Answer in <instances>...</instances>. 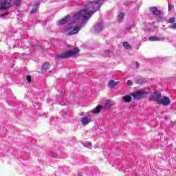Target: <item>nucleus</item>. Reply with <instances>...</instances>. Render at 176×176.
<instances>
[{
  "label": "nucleus",
  "mask_w": 176,
  "mask_h": 176,
  "mask_svg": "<svg viewBox=\"0 0 176 176\" xmlns=\"http://www.w3.org/2000/svg\"><path fill=\"white\" fill-rule=\"evenodd\" d=\"M131 96L133 97L135 100H141V98H144V97L146 96V92H145V90L141 89L140 91L133 92L131 94Z\"/></svg>",
  "instance_id": "nucleus-5"
},
{
  "label": "nucleus",
  "mask_w": 176,
  "mask_h": 176,
  "mask_svg": "<svg viewBox=\"0 0 176 176\" xmlns=\"http://www.w3.org/2000/svg\"><path fill=\"white\" fill-rule=\"evenodd\" d=\"M9 12H6L4 14H1L0 16L1 17H5V16H7V14H8Z\"/></svg>",
  "instance_id": "nucleus-24"
},
{
  "label": "nucleus",
  "mask_w": 176,
  "mask_h": 176,
  "mask_svg": "<svg viewBox=\"0 0 176 176\" xmlns=\"http://www.w3.org/2000/svg\"><path fill=\"white\" fill-rule=\"evenodd\" d=\"M136 67L137 68H140V64L138 63V62H136Z\"/></svg>",
  "instance_id": "nucleus-28"
},
{
  "label": "nucleus",
  "mask_w": 176,
  "mask_h": 176,
  "mask_svg": "<svg viewBox=\"0 0 176 176\" xmlns=\"http://www.w3.org/2000/svg\"><path fill=\"white\" fill-rule=\"evenodd\" d=\"M148 41H151L152 42H153V41H155V36H151L149 38Z\"/></svg>",
  "instance_id": "nucleus-22"
},
{
  "label": "nucleus",
  "mask_w": 176,
  "mask_h": 176,
  "mask_svg": "<svg viewBox=\"0 0 176 176\" xmlns=\"http://www.w3.org/2000/svg\"><path fill=\"white\" fill-rule=\"evenodd\" d=\"M28 83H31V76H28L26 78Z\"/></svg>",
  "instance_id": "nucleus-21"
},
{
  "label": "nucleus",
  "mask_w": 176,
  "mask_h": 176,
  "mask_svg": "<svg viewBox=\"0 0 176 176\" xmlns=\"http://www.w3.org/2000/svg\"><path fill=\"white\" fill-rule=\"evenodd\" d=\"M170 28H176V23H173L171 26Z\"/></svg>",
  "instance_id": "nucleus-26"
},
{
  "label": "nucleus",
  "mask_w": 176,
  "mask_h": 176,
  "mask_svg": "<svg viewBox=\"0 0 176 176\" xmlns=\"http://www.w3.org/2000/svg\"><path fill=\"white\" fill-rule=\"evenodd\" d=\"M155 41H162V38L155 36Z\"/></svg>",
  "instance_id": "nucleus-25"
},
{
  "label": "nucleus",
  "mask_w": 176,
  "mask_h": 176,
  "mask_svg": "<svg viewBox=\"0 0 176 176\" xmlns=\"http://www.w3.org/2000/svg\"><path fill=\"white\" fill-rule=\"evenodd\" d=\"M102 109V106L98 105L96 108L94 109L89 111L88 112V115L93 114V115H97V113H100L101 112V110Z\"/></svg>",
  "instance_id": "nucleus-8"
},
{
  "label": "nucleus",
  "mask_w": 176,
  "mask_h": 176,
  "mask_svg": "<svg viewBox=\"0 0 176 176\" xmlns=\"http://www.w3.org/2000/svg\"><path fill=\"white\" fill-rule=\"evenodd\" d=\"M155 101L157 104H161L162 105H164V107H167L170 105V103L171 102L170 98L167 96H164L162 99V94H160L159 91H156L155 92Z\"/></svg>",
  "instance_id": "nucleus-3"
},
{
  "label": "nucleus",
  "mask_w": 176,
  "mask_h": 176,
  "mask_svg": "<svg viewBox=\"0 0 176 176\" xmlns=\"http://www.w3.org/2000/svg\"><path fill=\"white\" fill-rule=\"evenodd\" d=\"M123 46L127 50H130V49H131V45H130V44H129V43H127V42H124L123 43Z\"/></svg>",
  "instance_id": "nucleus-15"
},
{
  "label": "nucleus",
  "mask_w": 176,
  "mask_h": 176,
  "mask_svg": "<svg viewBox=\"0 0 176 176\" xmlns=\"http://www.w3.org/2000/svg\"><path fill=\"white\" fill-rule=\"evenodd\" d=\"M151 100H153V99H151Z\"/></svg>",
  "instance_id": "nucleus-30"
},
{
  "label": "nucleus",
  "mask_w": 176,
  "mask_h": 176,
  "mask_svg": "<svg viewBox=\"0 0 176 176\" xmlns=\"http://www.w3.org/2000/svg\"><path fill=\"white\" fill-rule=\"evenodd\" d=\"M173 9V6L171 5L168 4V10H171Z\"/></svg>",
  "instance_id": "nucleus-27"
},
{
  "label": "nucleus",
  "mask_w": 176,
  "mask_h": 176,
  "mask_svg": "<svg viewBox=\"0 0 176 176\" xmlns=\"http://www.w3.org/2000/svg\"><path fill=\"white\" fill-rule=\"evenodd\" d=\"M144 82H145L144 78H140V79H138L137 81H136L138 85H142V83H144Z\"/></svg>",
  "instance_id": "nucleus-16"
},
{
  "label": "nucleus",
  "mask_w": 176,
  "mask_h": 176,
  "mask_svg": "<svg viewBox=\"0 0 176 176\" xmlns=\"http://www.w3.org/2000/svg\"><path fill=\"white\" fill-rule=\"evenodd\" d=\"M103 27L104 26H103L102 23H99L95 26V31L96 32H100V31H102Z\"/></svg>",
  "instance_id": "nucleus-11"
},
{
  "label": "nucleus",
  "mask_w": 176,
  "mask_h": 176,
  "mask_svg": "<svg viewBox=\"0 0 176 176\" xmlns=\"http://www.w3.org/2000/svg\"><path fill=\"white\" fill-rule=\"evenodd\" d=\"M175 124H176V121L175 122Z\"/></svg>",
  "instance_id": "nucleus-29"
},
{
  "label": "nucleus",
  "mask_w": 176,
  "mask_h": 176,
  "mask_svg": "<svg viewBox=\"0 0 176 176\" xmlns=\"http://www.w3.org/2000/svg\"><path fill=\"white\" fill-rule=\"evenodd\" d=\"M79 53V48L75 47L73 50L67 51L65 53L58 55V58H68V57H74Z\"/></svg>",
  "instance_id": "nucleus-4"
},
{
  "label": "nucleus",
  "mask_w": 176,
  "mask_h": 176,
  "mask_svg": "<svg viewBox=\"0 0 176 176\" xmlns=\"http://www.w3.org/2000/svg\"><path fill=\"white\" fill-rule=\"evenodd\" d=\"M37 9H38V7H36V8H33V9L31 10L30 13H36Z\"/></svg>",
  "instance_id": "nucleus-20"
},
{
  "label": "nucleus",
  "mask_w": 176,
  "mask_h": 176,
  "mask_svg": "<svg viewBox=\"0 0 176 176\" xmlns=\"http://www.w3.org/2000/svg\"><path fill=\"white\" fill-rule=\"evenodd\" d=\"M104 3V0H98L91 1L85 5L84 9L76 13L72 17L67 15L65 18L60 20L57 23V25L60 27L69 23V24L65 28V32L67 35H75L80 31L82 25L87 21L89 19L97 12L100 10L101 5Z\"/></svg>",
  "instance_id": "nucleus-1"
},
{
  "label": "nucleus",
  "mask_w": 176,
  "mask_h": 176,
  "mask_svg": "<svg viewBox=\"0 0 176 176\" xmlns=\"http://www.w3.org/2000/svg\"><path fill=\"white\" fill-rule=\"evenodd\" d=\"M118 83H119V82H116L115 80H110L108 82V86H109V87L113 88L116 86H118Z\"/></svg>",
  "instance_id": "nucleus-10"
},
{
  "label": "nucleus",
  "mask_w": 176,
  "mask_h": 176,
  "mask_svg": "<svg viewBox=\"0 0 176 176\" xmlns=\"http://www.w3.org/2000/svg\"><path fill=\"white\" fill-rule=\"evenodd\" d=\"M175 17H172L169 19V23H170L171 24L175 23Z\"/></svg>",
  "instance_id": "nucleus-19"
},
{
  "label": "nucleus",
  "mask_w": 176,
  "mask_h": 176,
  "mask_svg": "<svg viewBox=\"0 0 176 176\" xmlns=\"http://www.w3.org/2000/svg\"><path fill=\"white\" fill-rule=\"evenodd\" d=\"M12 3L19 6L20 5V0H1L0 1V11L8 10V9H10Z\"/></svg>",
  "instance_id": "nucleus-2"
},
{
  "label": "nucleus",
  "mask_w": 176,
  "mask_h": 176,
  "mask_svg": "<svg viewBox=\"0 0 176 176\" xmlns=\"http://www.w3.org/2000/svg\"><path fill=\"white\" fill-rule=\"evenodd\" d=\"M124 17V13L120 12L118 17V23H121V21H123Z\"/></svg>",
  "instance_id": "nucleus-13"
},
{
  "label": "nucleus",
  "mask_w": 176,
  "mask_h": 176,
  "mask_svg": "<svg viewBox=\"0 0 176 176\" xmlns=\"http://www.w3.org/2000/svg\"><path fill=\"white\" fill-rule=\"evenodd\" d=\"M113 105H115V103L109 100L104 102V108L107 109H109V108H111V107H113Z\"/></svg>",
  "instance_id": "nucleus-9"
},
{
  "label": "nucleus",
  "mask_w": 176,
  "mask_h": 176,
  "mask_svg": "<svg viewBox=\"0 0 176 176\" xmlns=\"http://www.w3.org/2000/svg\"><path fill=\"white\" fill-rule=\"evenodd\" d=\"M150 13L151 14H153V16H155V7L150 8Z\"/></svg>",
  "instance_id": "nucleus-18"
},
{
  "label": "nucleus",
  "mask_w": 176,
  "mask_h": 176,
  "mask_svg": "<svg viewBox=\"0 0 176 176\" xmlns=\"http://www.w3.org/2000/svg\"><path fill=\"white\" fill-rule=\"evenodd\" d=\"M122 100L125 102H131V96H123L122 97Z\"/></svg>",
  "instance_id": "nucleus-12"
},
{
  "label": "nucleus",
  "mask_w": 176,
  "mask_h": 176,
  "mask_svg": "<svg viewBox=\"0 0 176 176\" xmlns=\"http://www.w3.org/2000/svg\"><path fill=\"white\" fill-rule=\"evenodd\" d=\"M155 16H156L158 21H163L164 14L157 8H155Z\"/></svg>",
  "instance_id": "nucleus-6"
},
{
  "label": "nucleus",
  "mask_w": 176,
  "mask_h": 176,
  "mask_svg": "<svg viewBox=\"0 0 176 176\" xmlns=\"http://www.w3.org/2000/svg\"><path fill=\"white\" fill-rule=\"evenodd\" d=\"M49 67H50V65L49 63H44L42 66V71L49 70Z\"/></svg>",
  "instance_id": "nucleus-14"
},
{
  "label": "nucleus",
  "mask_w": 176,
  "mask_h": 176,
  "mask_svg": "<svg viewBox=\"0 0 176 176\" xmlns=\"http://www.w3.org/2000/svg\"><path fill=\"white\" fill-rule=\"evenodd\" d=\"M90 122H91V117L90 116V114H88L81 118V123L82 126H87Z\"/></svg>",
  "instance_id": "nucleus-7"
},
{
  "label": "nucleus",
  "mask_w": 176,
  "mask_h": 176,
  "mask_svg": "<svg viewBox=\"0 0 176 176\" xmlns=\"http://www.w3.org/2000/svg\"><path fill=\"white\" fill-rule=\"evenodd\" d=\"M126 83H127L128 86H132V85H133V82L130 80H129Z\"/></svg>",
  "instance_id": "nucleus-23"
},
{
  "label": "nucleus",
  "mask_w": 176,
  "mask_h": 176,
  "mask_svg": "<svg viewBox=\"0 0 176 176\" xmlns=\"http://www.w3.org/2000/svg\"><path fill=\"white\" fill-rule=\"evenodd\" d=\"M84 146H86L87 148H91V143L90 142H87L84 144Z\"/></svg>",
  "instance_id": "nucleus-17"
}]
</instances>
